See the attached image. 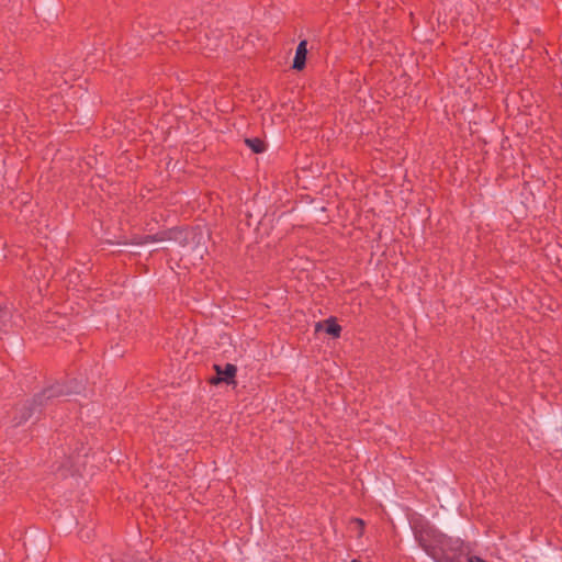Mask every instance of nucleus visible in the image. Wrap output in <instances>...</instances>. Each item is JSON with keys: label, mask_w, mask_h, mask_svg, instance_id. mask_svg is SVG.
Listing matches in <instances>:
<instances>
[{"label": "nucleus", "mask_w": 562, "mask_h": 562, "mask_svg": "<svg viewBox=\"0 0 562 562\" xmlns=\"http://www.w3.org/2000/svg\"><path fill=\"white\" fill-rule=\"evenodd\" d=\"M413 530L418 544L436 561V558L440 557L439 549L441 548L442 541H446L445 533L430 526L415 525Z\"/></svg>", "instance_id": "f03ea898"}, {"label": "nucleus", "mask_w": 562, "mask_h": 562, "mask_svg": "<svg viewBox=\"0 0 562 562\" xmlns=\"http://www.w3.org/2000/svg\"><path fill=\"white\" fill-rule=\"evenodd\" d=\"M246 144L254 153H262L266 149L265 143L259 138H247Z\"/></svg>", "instance_id": "6e6552de"}, {"label": "nucleus", "mask_w": 562, "mask_h": 562, "mask_svg": "<svg viewBox=\"0 0 562 562\" xmlns=\"http://www.w3.org/2000/svg\"><path fill=\"white\" fill-rule=\"evenodd\" d=\"M64 394V390L61 389L60 385H56V386H53L50 389H47L43 392V394L38 395L34 402L35 403H38L40 405L43 404L44 400H49L54 396H58V395H61Z\"/></svg>", "instance_id": "423d86ee"}, {"label": "nucleus", "mask_w": 562, "mask_h": 562, "mask_svg": "<svg viewBox=\"0 0 562 562\" xmlns=\"http://www.w3.org/2000/svg\"><path fill=\"white\" fill-rule=\"evenodd\" d=\"M353 524H356L359 528H361V527H362V525H363L362 520H360V519H356V520L353 521Z\"/></svg>", "instance_id": "9b49d317"}, {"label": "nucleus", "mask_w": 562, "mask_h": 562, "mask_svg": "<svg viewBox=\"0 0 562 562\" xmlns=\"http://www.w3.org/2000/svg\"><path fill=\"white\" fill-rule=\"evenodd\" d=\"M464 562H486L484 559L480 557H467Z\"/></svg>", "instance_id": "1a4fd4ad"}, {"label": "nucleus", "mask_w": 562, "mask_h": 562, "mask_svg": "<svg viewBox=\"0 0 562 562\" xmlns=\"http://www.w3.org/2000/svg\"><path fill=\"white\" fill-rule=\"evenodd\" d=\"M217 376L212 379L213 383H218L222 381L229 382L235 376L236 367L227 363L224 369L220 366H215Z\"/></svg>", "instance_id": "20e7f679"}, {"label": "nucleus", "mask_w": 562, "mask_h": 562, "mask_svg": "<svg viewBox=\"0 0 562 562\" xmlns=\"http://www.w3.org/2000/svg\"><path fill=\"white\" fill-rule=\"evenodd\" d=\"M30 416H31V414H30L29 409H26V411L22 414L21 419L16 423V425H20V424H22L23 422L27 420Z\"/></svg>", "instance_id": "9d476101"}, {"label": "nucleus", "mask_w": 562, "mask_h": 562, "mask_svg": "<svg viewBox=\"0 0 562 562\" xmlns=\"http://www.w3.org/2000/svg\"><path fill=\"white\" fill-rule=\"evenodd\" d=\"M306 41H302L295 52V57L293 60V68L296 70H302L305 65L307 48H306Z\"/></svg>", "instance_id": "39448f33"}, {"label": "nucleus", "mask_w": 562, "mask_h": 562, "mask_svg": "<svg viewBox=\"0 0 562 562\" xmlns=\"http://www.w3.org/2000/svg\"><path fill=\"white\" fill-rule=\"evenodd\" d=\"M207 238V234L203 231H191V232H183V231H170L168 233L162 234L161 236L155 235V236H148L146 237V243L148 241H161L165 239H173L178 241L179 244L186 246L190 241L194 244V247L192 251L194 252V256L202 259L204 254L206 252L205 247V240Z\"/></svg>", "instance_id": "f257e3e1"}, {"label": "nucleus", "mask_w": 562, "mask_h": 562, "mask_svg": "<svg viewBox=\"0 0 562 562\" xmlns=\"http://www.w3.org/2000/svg\"><path fill=\"white\" fill-rule=\"evenodd\" d=\"M445 540L439 549L440 557L436 558V562H464L462 559H467L468 555L464 552L463 540L452 539L446 535Z\"/></svg>", "instance_id": "7ed1b4c3"}, {"label": "nucleus", "mask_w": 562, "mask_h": 562, "mask_svg": "<svg viewBox=\"0 0 562 562\" xmlns=\"http://www.w3.org/2000/svg\"><path fill=\"white\" fill-rule=\"evenodd\" d=\"M325 328V330L333 336H338L340 333V326L337 325L334 321H326L325 324H316V330H319L321 328Z\"/></svg>", "instance_id": "0eeeda50"}]
</instances>
